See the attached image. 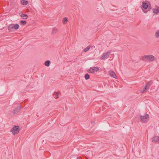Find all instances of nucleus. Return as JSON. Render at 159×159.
<instances>
[{
	"instance_id": "obj_17",
	"label": "nucleus",
	"mask_w": 159,
	"mask_h": 159,
	"mask_svg": "<svg viewBox=\"0 0 159 159\" xmlns=\"http://www.w3.org/2000/svg\"><path fill=\"white\" fill-rule=\"evenodd\" d=\"M50 61L49 60L46 61L45 62V65L47 66H49L50 65Z\"/></svg>"
},
{
	"instance_id": "obj_2",
	"label": "nucleus",
	"mask_w": 159,
	"mask_h": 159,
	"mask_svg": "<svg viewBox=\"0 0 159 159\" xmlns=\"http://www.w3.org/2000/svg\"><path fill=\"white\" fill-rule=\"evenodd\" d=\"M149 119V115L148 114L146 113L143 116H140V120L141 122L143 123H145Z\"/></svg>"
},
{
	"instance_id": "obj_13",
	"label": "nucleus",
	"mask_w": 159,
	"mask_h": 159,
	"mask_svg": "<svg viewBox=\"0 0 159 159\" xmlns=\"http://www.w3.org/2000/svg\"><path fill=\"white\" fill-rule=\"evenodd\" d=\"M21 3L23 5H26L28 4V1L25 0H21Z\"/></svg>"
},
{
	"instance_id": "obj_8",
	"label": "nucleus",
	"mask_w": 159,
	"mask_h": 159,
	"mask_svg": "<svg viewBox=\"0 0 159 159\" xmlns=\"http://www.w3.org/2000/svg\"><path fill=\"white\" fill-rule=\"evenodd\" d=\"M110 53V52H106L105 53H103L102 56L101 57V59L104 60L105 59L107 58L109 56Z\"/></svg>"
},
{
	"instance_id": "obj_1",
	"label": "nucleus",
	"mask_w": 159,
	"mask_h": 159,
	"mask_svg": "<svg viewBox=\"0 0 159 159\" xmlns=\"http://www.w3.org/2000/svg\"><path fill=\"white\" fill-rule=\"evenodd\" d=\"M142 60L146 61H152L155 60V57L152 55H146L142 57Z\"/></svg>"
},
{
	"instance_id": "obj_11",
	"label": "nucleus",
	"mask_w": 159,
	"mask_h": 159,
	"mask_svg": "<svg viewBox=\"0 0 159 159\" xmlns=\"http://www.w3.org/2000/svg\"><path fill=\"white\" fill-rule=\"evenodd\" d=\"M109 73L110 74L111 76L115 79L117 78L116 75L113 71L111 70L110 71H109Z\"/></svg>"
},
{
	"instance_id": "obj_3",
	"label": "nucleus",
	"mask_w": 159,
	"mask_h": 159,
	"mask_svg": "<svg viewBox=\"0 0 159 159\" xmlns=\"http://www.w3.org/2000/svg\"><path fill=\"white\" fill-rule=\"evenodd\" d=\"M19 25L18 24L15 25L13 24H10L8 27V29L10 32L13 31V30L14 29L15 30L18 29L19 28Z\"/></svg>"
},
{
	"instance_id": "obj_20",
	"label": "nucleus",
	"mask_w": 159,
	"mask_h": 159,
	"mask_svg": "<svg viewBox=\"0 0 159 159\" xmlns=\"http://www.w3.org/2000/svg\"><path fill=\"white\" fill-rule=\"evenodd\" d=\"M155 35L157 38H159V31H157L155 33Z\"/></svg>"
},
{
	"instance_id": "obj_18",
	"label": "nucleus",
	"mask_w": 159,
	"mask_h": 159,
	"mask_svg": "<svg viewBox=\"0 0 159 159\" xmlns=\"http://www.w3.org/2000/svg\"><path fill=\"white\" fill-rule=\"evenodd\" d=\"M84 78L86 80H88L90 78V75L88 74H86L84 75Z\"/></svg>"
},
{
	"instance_id": "obj_14",
	"label": "nucleus",
	"mask_w": 159,
	"mask_h": 159,
	"mask_svg": "<svg viewBox=\"0 0 159 159\" xmlns=\"http://www.w3.org/2000/svg\"><path fill=\"white\" fill-rule=\"evenodd\" d=\"M58 30L57 28H54L53 29L52 34H56L58 32Z\"/></svg>"
},
{
	"instance_id": "obj_22",
	"label": "nucleus",
	"mask_w": 159,
	"mask_h": 159,
	"mask_svg": "<svg viewBox=\"0 0 159 159\" xmlns=\"http://www.w3.org/2000/svg\"><path fill=\"white\" fill-rule=\"evenodd\" d=\"M54 94L56 96L57 98H59V93L58 92H56Z\"/></svg>"
},
{
	"instance_id": "obj_21",
	"label": "nucleus",
	"mask_w": 159,
	"mask_h": 159,
	"mask_svg": "<svg viewBox=\"0 0 159 159\" xmlns=\"http://www.w3.org/2000/svg\"><path fill=\"white\" fill-rule=\"evenodd\" d=\"M67 21V18L65 17L64 18L63 20V23H65V22H66Z\"/></svg>"
},
{
	"instance_id": "obj_5",
	"label": "nucleus",
	"mask_w": 159,
	"mask_h": 159,
	"mask_svg": "<svg viewBox=\"0 0 159 159\" xmlns=\"http://www.w3.org/2000/svg\"><path fill=\"white\" fill-rule=\"evenodd\" d=\"M20 131L19 127L18 126H14L11 130V132L15 135L19 132Z\"/></svg>"
},
{
	"instance_id": "obj_12",
	"label": "nucleus",
	"mask_w": 159,
	"mask_h": 159,
	"mask_svg": "<svg viewBox=\"0 0 159 159\" xmlns=\"http://www.w3.org/2000/svg\"><path fill=\"white\" fill-rule=\"evenodd\" d=\"M20 16L24 19H26L28 17V16L26 14H24L23 13H21Z\"/></svg>"
},
{
	"instance_id": "obj_4",
	"label": "nucleus",
	"mask_w": 159,
	"mask_h": 159,
	"mask_svg": "<svg viewBox=\"0 0 159 159\" xmlns=\"http://www.w3.org/2000/svg\"><path fill=\"white\" fill-rule=\"evenodd\" d=\"M142 7L143 8L145 9H148V10H146L144 11V12L145 13H147L148 11H149L151 9V5H148V4L143 2H142Z\"/></svg>"
},
{
	"instance_id": "obj_15",
	"label": "nucleus",
	"mask_w": 159,
	"mask_h": 159,
	"mask_svg": "<svg viewBox=\"0 0 159 159\" xmlns=\"http://www.w3.org/2000/svg\"><path fill=\"white\" fill-rule=\"evenodd\" d=\"M90 47L91 46L90 45H89L84 49V51L85 52H87L90 49Z\"/></svg>"
},
{
	"instance_id": "obj_23",
	"label": "nucleus",
	"mask_w": 159,
	"mask_h": 159,
	"mask_svg": "<svg viewBox=\"0 0 159 159\" xmlns=\"http://www.w3.org/2000/svg\"><path fill=\"white\" fill-rule=\"evenodd\" d=\"M80 159L79 158V157H78L77 158V159Z\"/></svg>"
},
{
	"instance_id": "obj_6",
	"label": "nucleus",
	"mask_w": 159,
	"mask_h": 159,
	"mask_svg": "<svg viewBox=\"0 0 159 159\" xmlns=\"http://www.w3.org/2000/svg\"><path fill=\"white\" fill-rule=\"evenodd\" d=\"M21 107L20 105H18L13 111L10 113L11 115H13L15 114H17L20 110Z\"/></svg>"
},
{
	"instance_id": "obj_16",
	"label": "nucleus",
	"mask_w": 159,
	"mask_h": 159,
	"mask_svg": "<svg viewBox=\"0 0 159 159\" xmlns=\"http://www.w3.org/2000/svg\"><path fill=\"white\" fill-rule=\"evenodd\" d=\"M153 11L154 13H156L157 14L159 12V7H158V8L157 9H153Z\"/></svg>"
},
{
	"instance_id": "obj_9",
	"label": "nucleus",
	"mask_w": 159,
	"mask_h": 159,
	"mask_svg": "<svg viewBox=\"0 0 159 159\" xmlns=\"http://www.w3.org/2000/svg\"><path fill=\"white\" fill-rule=\"evenodd\" d=\"M152 82L151 81H150L147 83L146 84V86L144 87L143 90L142 91V92H146L149 89L150 85L151 84Z\"/></svg>"
},
{
	"instance_id": "obj_7",
	"label": "nucleus",
	"mask_w": 159,
	"mask_h": 159,
	"mask_svg": "<svg viewBox=\"0 0 159 159\" xmlns=\"http://www.w3.org/2000/svg\"><path fill=\"white\" fill-rule=\"evenodd\" d=\"M99 70V69L98 67H91L88 71V72L90 73H94L96 72H97Z\"/></svg>"
},
{
	"instance_id": "obj_10",
	"label": "nucleus",
	"mask_w": 159,
	"mask_h": 159,
	"mask_svg": "<svg viewBox=\"0 0 159 159\" xmlns=\"http://www.w3.org/2000/svg\"><path fill=\"white\" fill-rule=\"evenodd\" d=\"M152 141L153 143L159 142V136H156L153 137L152 138Z\"/></svg>"
},
{
	"instance_id": "obj_19",
	"label": "nucleus",
	"mask_w": 159,
	"mask_h": 159,
	"mask_svg": "<svg viewBox=\"0 0 159 159\" xmlns=\"http://www.w3.org/2000/svg\"><path fill=\"white\" fill-rule=\"evenodd\" d=\"M20 23L21 25H25L26 24V22L25 20H21Z\"/></svg>"
}]
</instances>
